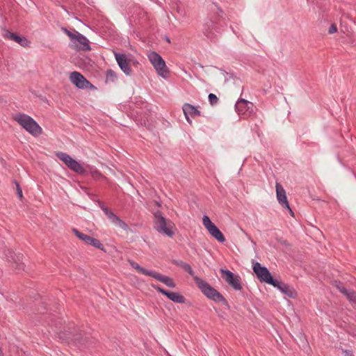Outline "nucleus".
I'll list each match as a JSON object with an SVG mask.
<instances>
[{
    "mask_svg": "<svg viewBox=\"0 0 356 356\" xmlns=\"http://www.w3.org/2000/svg\"><path fill=\"white\" fill-rule=\"evenodd\" d=\"M284 208L286 209L289 211V212L291 216H294V213H293V210L291 209L289 203H288V207H284Z\"/></svg>",
    "mask_w": 356,
    "mask_h": 356,
    "instance_id": "473e14b6",
    "label": "nucleus"
},
{
    "mask_svg": "<svg viewBox=\"0 0 356 356\" xmlns=\"http://www.w3.org/2000/svg\"><path fill=\"white\" fill-rule=\"evenodd\" d=\"M14 120L26 131L34 136H40L42 129L37 122L31 116L24 113H17Z\"/></svg>",
    "mask_w": 356,
    "mask_h": 356,
    "instance_id": "7ed1b4c3",
    "label": "nucleus"
},
{
    "mask_svg": "<svg viewBox=\"0 0 356 356\" xmlns=\"http://www.w3.org/2000/svg\"><path fill=\"white\" fill-rule=\"evenodd\" d=\"M211 6V9L214 13L209 15L208 19H206L203 25V33L208 38L212 35L213 31L218 32L221 27L220 22V17L218 14H216V12L219 11L222 13V10L215 4H212Z\"/></svg>",
    "mask_w": 356,
    "mask_h": 356,
    "instance_id": "20e7f679",
    "label": "nucleus"
},
{
    "mask_svg": "<svg viewBox=\"0 0 356 356\" xmlns=\"http://www.w3.org/2000/svg\"><path fill=\"white\" fill-rule=\"evenodd\" d=\"M154 228L155 230L168 237H172L174 235V232L172 230L173 223L170 220H167L160 211H156L154 213Z\"/></svg>",
    "mask_w": 356,
    "mask_h": 356,
    "instance_id": "39448f33",
    "label": "nucleus"
},
{
    "mask_svg": "<svg viewBox=\"0 0 356 356\" xmlns=\"http://www.w3.org/2000/svg\"><path fill=\"white\" fill-rule=\"evenodd\" d=\"M115 60L122 71L127 75L130 76L132 70L129 66L127 56L124 54L115 53Z\"/></svg>",
    "mask_w": 356,
    "mask_h": 356,
    "instance_id": "dca6fc26",
    "label": "nucleus"
},
{
    "mask_svg": "<svg viewBox=\"0 0 356 356\" xmlns=\"http://www.w3.org/2000/svg\"><path fill=\"white\" fill-rule=\"evenodd\" d=\"M72 232L76 235V236L79 238L81 241H83L84 243L86 244H88L90 238H91V236L87 235V234H85L83 233H81V232H79L77 229L76 228H73L72 229Z\"/></svg>",
    "mask_w": 356,
    "mask_h": 356,
    "instance_id": "5701e85b",
    "label": "nucleus"
},
{
    "mask_svg": "<svg viewBox=\"0 0 356 356\" xmlns=\"http://www.w3.org/2000/svg\"><path fill=\"white\" fill-rule=\"evenodd\" d=\"M152 277H154V279H156V280L163 283L164 284H165L167 286H168L170 288H175L176 287V284L174 282V280H172V278H171L168 276L163 275H161L156 271H154Z\"/></svg>",
    "mask_w": 356,
    "mask_h": 356,
    "instance_id": "412c9836",
    "label": "nucleus"
},
{
    "mask_svg": "<svg viewBox=\"0 0 356 356\" xmlns=\"http://www.w3.org/2000/svg\"><path fill=\"white\" fill-rule=\"evenodd\" d=\"M108 219L113 222L115 225L120 227L123 230H128L129 226L128 225L121 220L116 214H115L112 211H107L106 215Z\"/></svg>",
    "mask_w": 356,
    "mask_h": 356,
    "instance_id": "aec40b11",
    "label": "nucleus"
},
{
    "mask_svg": "<svg viewBox=\"0 0 356 356\" xmlns=\"http://www.w3.org/2000/svg\"><path fill=\"white\" fill-rule=\"evenodd\" d=\"M70 80L79 89L95 88V87L79 72H72L70 76Z\"/></svg>",
    "mask_w": 356,
    "mask_h": 356,
    "instance_id": "9b49d317",
    "label": "nucleus"
},
{
    "mask_svg": "<svg viewBox=\"0 0 356 356\" xmlns=\"http://www.w3.org/2000/svg\"><path fill=\"white\" fill-rule=\"evenodd\" d=\"M277 199L278 202L282 205V207H288V200L286 195V191L282 185L279 183L275 184Z\"/></svg>",
    "mask_w": 356,
    "mask_h": 356,
    "instance_id": "6ab92c4d",
    "label": "nucleus"
},
{
    "mask_svg": "<svg viewBox=\"0 0 356 356\" xmlns=\"http://www.w3.org/2000/svg\"><path fill=\"white\" fill-rule=\"evenodd\" d=\"M152 286L156 291L165 296L169 300H170L173 302L183 304L185 303L186 302V298H184V296L178 292L166 291L165 289L161 288L158 285L152 284Z\"/></svg>",
    "mask_w": 356,
    "mask_h": 356,
    "instance_id": "ddd939ff",
    "label": "nucleus"
},
{
    "mask_svg": "<svg viewBox=\"0 0 356 356\" xmlns=\"http://www.w3.org/2000/svg\"><path fill=\"white\" fill-rule=\"evenodd\" d=\"M98 204H99V207L102 209V210L104 211L105 215H106V211H111L102 202L98 201Z\"/></svg>",
    "mask_w": 356,
    "mask_h": 356,
    "instance_id": "7c9ffc66",
    "label": "nucleus"
},
{
    "mask_svg": "<svg viewBox=\"0 0 356 356\" xmlns=\"http://www.w3.org/2000/svg\"><path fill=\"white\" fill-rule=\"evenodd\" d=\"M336 286L337 288V289L343 294H344L345 293H346V291L348 290L347 289H346L344 286H342V284L339 282L336 284Z\"/></svg>",
    "mask_w": 356,
    "mask_h": 356,
    "instance_id": "c756f323",
    "label": "nucleus"
},
{
    "mask_svg": "<svg viewBox=\"0 0 356 356\" xmlns=\"http://www.w3.org/2000/svg\"><path fill=\"white\" fill-rule=\"evenodd\" d=\"M174 264L177 266H179L181 267V268H183V266L185 265V262L182 261H174Z\"/></svg>",
    "mask_w": 356,
    "mask_h": 356,
    "instance_id": "2f4dec72",
    "label": "nucleus"
},
{
    "mask_svg": "<svg viewBox=\"0 0 356 356\" xmlns=\"http://www.w3.org/2000/svg\"><path fill=\"white\" fill-rule=\"evenodd\" d=\"M272 286L279 289L283 294L290 298H295L298 295L297 291L293 286L277 280H275V283Z\"/></svg>",
    "mask_w": 356,
    "mask_h": 356,
    "instance_id": "2eb2a0df",
    "label": "nucleus"
},
{
    "mask_svg": "<svg viewBox=\"0 0 356 356\" xmlns=\"http://www.w3.org/2000/svg\"><path fill=\"white\" fill-rule=\"evenodd\" d=\"M6 259L12 264L13 267L17 273L26 270V264L24 261V256L21 253H15L12 250H8L5 253Z\"/></svg>",
    "mask_w": 356,
    "mask_h": 356,
    "instance_id": "6e6552de",
    "label": "nucleus"
},
{
    "mask_svg": "<svg viewBox=\"0 0 356 356\" xmlns=\"http://www.w3.org/2000/svg\"><path fill=\"white\" fill-rule=\"evenodd\" d=\"M202 223L209 233L218 242L224 243L225 238L221 231L210 220L208 216H204L202 218Z\"/></svg>",
    "mask_w": 356,
    "mask_h": 356,
    "instance_id": "9d476101",
    "label": "nucleus"
},
{
    "mask_svg": "<svg viewBox=\"0 0 356 356\" xmlns=\"http://www.w3.org/2000/svg\"><path fill=\"white\" fill-rule=\"evenodd\" d=\"M182 269L184 270L193 277L195 283L197 284V287L200 289L201 292L207 298L216 302H220L223 305L229 307L227 301L220 292H218L216 289L211 286L206 281L203 280L202 279L197 276L194 275V270L188 264L186 263L185 265L183 266Z\"/></svg>",
    "mask_w": 356,
    "mask_h": 356,
    "instance_id": "f257e3e1",
    "label": "nucleus"
},
{
    "mask_svg": "<svg viewBox=\"0 0 356 356\" xmlns=\"http://www.w3.org/2000/svg\"><path fill=\"white\" fill-rule=\"evenodd\" d=\"M56 156L58 159L62 161L71 170L80 175H83L86 172V170L81 164L72 159L67 153L58 152L56 153Z\"/></svg>",
    "mask_w": 356,
    "mask_h": 356,
    "instance_id": "0eeeda50",
    "label": "nucleus"
},
{
    "mask_svg": "<svg viewBox=\"0 0 356 356\" xmlns=\"http://www.w3.org/2000/svg\"><path fill=\"white\" fill-rule=\"evenodd\" d=\"M209 101L211 105H216L218 102V98L217 96L213 93H210L208 96Z\"/></svg>",
    "mask_w": 356,
    "mask_h": 356,
    "instance_id": "bb28decb",
    "label": "nucleus"
},
{
    "mask_svg": "<svg viewBox=\"0 0 356 356\" xmlns=\"http://www.w3.org/2000/svg\"><path fill=\"white\" fill-rule=\"evenodd\" d=\"M88 245H90L103 251L104 252H106L104 245L100 242L99 240H98L97 238L91 237Z\"/></svg>",
    "mask_w": 356,
    "mask_h": 356,
    "instance_id": "b1692460",
    "label": "nucleus"
},
{
    "mask_svg": "<svg viewBox=\"0 0 356 356\" xmlns=\"http://www.w3.org/2000/svg\"><path fill=\"white\" fill-rule=\"evenodd\" d=\"M220 272L225 281L235 290H241L242 286L240 282V278L234 273L229 270L220 269Z\"/></svg>",
    "mask_w": 356,
    "mask_h": 356,
    "instance_id": "4468645a",
    "label": "nucleus"
},
{
    "mask_svg": "<svg viewBox=\"0 0 356 356\" xmlns=\"http://www.w3.org/2000/svg\"><path fill=\"white\" fill-rule=\"evenodd\" d=\"M347 299L353 302H356V292L353 290H347L346 293L343 294Z\"/></svg>",
    "mask_w": 356,
    "mask_h": 356,
    "instance_id": "a878e982",
    "label": "nucleus"
},
{
    "mask_svg": "<svg viewBox=\"0 0 356 356\" xmlns=\"http://www.w3.org/2000/svg\"><path fill=\"white\" fill-rule=\"evenodd\" d=\"M148 58L158 74L163 78H166L169 74V70L162 57L156 51H152L149 54Z\"/></svg>",
    "mask_w": 356,
    "mask_h": 356,
    "instance_id": "423d86ee",
    "label": "nucleus"
},
{
    "mask_svg": "<svg viewBox=\"0 0 356 356\" xmlns=\"http://www.w3.org/2000/svg\"><path fill=\"white\" fill-rule=\"evenodd\" d=\"M61 30L70 38L69 47L71 49L76 51H86L91 49L88 38L77 31L74 30L72 32L65 27H62Z\"/></svg>",
    "mask_w": 356,
    "mask_h": 356,
    "instance_id": "f03ea898",
    "label": "nucleus"
},
{
    "mask_svg": "<svg viewBox=\"0 0 356 356\" xmlns=\"http://www.w3.org/2000/svg\"><path fill=\"white\" fill-rule=\"evenodd\" d=\"M337 31V25L334 24H332L328 29L329 34H333Z\"/></svg>",
    "mask_w": 356,
    "mask_h": 356,
    "instance_id": "c85d7f7f",
    "label": "nucleus"
},
{
    "mask_svg": "<svg viewBox=\"0 0 356 356\" xmlns=\"http://www.w3.org/2000/svg\"><path fill=\"white\" fill-rule=\"evenodd\" d=\"M117 78L116 73L112 70H108L106 73V81L113 82Z\"/></svg>",
    "mask_w": 356,
    "mask_h": 356,
    "instance_id": "393cba45",
    "label": "nucleus"
},
{
    "mask_svg": "<svg viewBox=\"0 0 356 356\" xmlns=\"http://www.w3.org/2000/svg\"><path fill=\"white\" fill-rule=\"evenodd\" d=\"M343 353H345V356H353L350 350H346Z\"/></svg>",
    "mask_w": 356,
    "mask_h": 356,
    "instance_id": "72a5a7b5",
    "label": "nucleus"
},
{
    "mask_svg": "<svg viewBox=\"0 0 356 356\" xmlns=\"http://www.w3.org/2000/svg\"><path fill=\"white\" fill-rule=\"evenodd\" d=\"M182 109L186 120L190 124H192V120L190 118V117L195 118L197 116L201 115V112L199 110H197V108L195 106L188 103L184 104L183 105Z\"/></svg>",
    "mask_w": 356,
    "mask_h": 356,
    "instance_id": "a211bd4d",
    "label": "nucleus"
},
{
    "mask_svg": "<svg viewBox=\"0 0 356 356\" xmlns=\"http://www.w3.org/2000/svg\"><path fill=\"white\" fill-rule=\"evenodd\" d=\"M129 263L133 268L136 269L140 274L152 277L154 273V270H147L134 261L129 260Z\"/></svg>",
    "mask_w": 356,
    "mask_h": 356,
    "instance_id": "4be33fe9",
    "label": "nucleus"
},
{
    "mask_svg": "<svg viewBox=\"0 0 356 356\" xmlns=\"http://www.w3.org/2000/svg\"><path fill=\"white\" fill-rule=\"evenodd\" d=\"M252 269L260 282L270 285L274 284L275 280L273 278L269 270L266 267L262 266L259 262H256L253 264Z\"/></svg>",
    "mask_w": 356,
    "mask_h": 356,
    "instance_id": "1a4fd4ad",
    "label": "nucleus"
},
{
    "mask_svg": "<svg viewBox=\"0 0 356 356\" xmlns=\"http://www.w3.org/2000/svg\"><path fill=\"white\" fill-rule=\"evenodd\" d=\"M14 183H15V184L16 186V190H17V195L19 197V199L22 200V197H23L22 190L19 183L17 181H14Z\"/></svg>",
    "mask_w": 356,
    "mask_h": 356,
    "instance_id": "cd10ccee",
    "label": "nucleus"
},
{
    "mask_svg": "<svg viewBox=\"0 0 356 356\" xmlns=\"http://www.w3.org/2000/svg\"><path fill=\"white\" fill-rule=\"evenodd\" d=\"M253 104L245 99H238L235 104V110L239 115H250L253 113Z\"/></svg>",
    "mask_w": 356,
    "mask_h": 356,
    "instance_id": "f8f14e48",
    "label": "nucleus"
},
{
    "mask_svg": "<svg viewBox=\"0 0 356 356\" xmlns=\"http://www.w3.org/2000/svg\"><path fill=\"white\" fill-rule=\"evenodd\" d=\"M4 38L15 41L23 47H29L31 42L24 36L18 35L16 33L10 32L6 30L4 34Z\"/></svg>",
    "mask_w": 356,
    "mask_h": 356,
    "instance_id": "f3484780",
    "label": "nucleus"
}]
</instances>
